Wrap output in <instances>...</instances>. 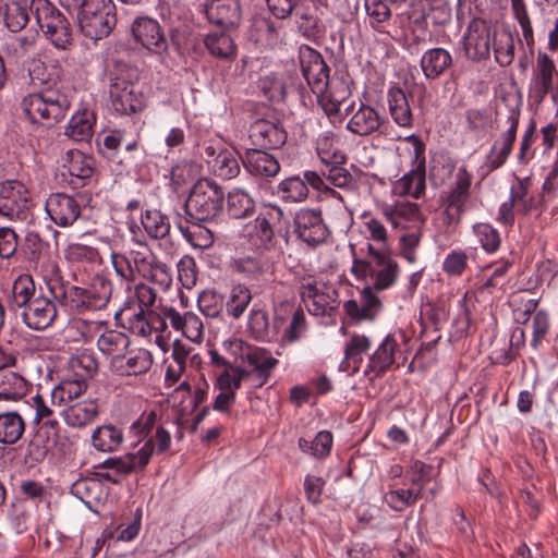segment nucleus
Instances as JSON below:
<instances>
[{"label": "nucleus", "instance_id": "1", "mask_svg": "<svg viewBox=\"0 0 558 558\" xmlns=\"http://www.w3.org/2000/svg\"><path fill=\"white\" fill-rule=\"evenodd\" d=\"M353 259L351 274L368 282L360 292V301L348 300L343 304L345 314L354 322L374 320L383 310V302L377 293L391 288L400 274L397 260L385 250L375 248L366 243V251L361 247L359 254L351 245Z\"/></svg>", "mask_w": 558, "mask_h": 558}, {"label": "nucleus", "instance_id": "2", "mask_svg": "<svg viewBox=\"0 0 558 558\" xmlns=\"http://www.w3.org/2000/svg\"><path fill=\"white\" fill-rule=\"evenodd\" d=\"M302 74L317 101L328 118H337L340 106L351 96V86L341 75L330 76V69L322 54L308 47L302 46L299 52Z\"/></svg>", "mask_w": 558, "mask_h": 558}, {"label": "nucleus", "instance_id": "3", "mask_svg": "<svg viewBox=\"0 0 558 558\" xmlns=\"http://www.w3.org/2000/svg\"><path fill=\"white\" fill-rule=\"evenodd\" d=\"M47 287L54 300L77 314L105 308L112 294L111 281L104 276H96L86 288L65 284L56 276L47 281Z\"/></svg>", "mask_w": 558, "mask_h": 558}, {"label": "nucleus", "instance_id": "4", "mask_svg": "<svg viewBox=\"0 0 558 558\" xmlns=\"http://www.w3.org/2000/svg\"><path fill=\"white\" fill-rule=\"evenodd\" d=\"M140 78L137 66L116 61L109 72V99L111 109L120 116H132L142 112L145 96L136 88Z\"/></svg>", "mask_w": 558, "mask_h": 558}, {"label": "nucleus", "instance_id": "5", "mask_svg": "<svg viewBox=\"0 0 558 558\" xmlns=\"http://www.w3.org/2000/svg\"><path fill=\"white\" fill-rule=\"evenodd\" d=\"M317 153L327 169L323 171L322 174L315 171H305L302 179L305 181L307 187L312 186L316 191L328 193L339 199L342 198L332 186L348 191L357 189L356 180L348 169L341 166L347 159L343 153L340 150L330 153L322 147L317 148Z\"/></svg>", "mask_w": 558, "mask_h": 558}, {"label": "nucleus", "instance_id": "6", "mask_svg": "<svg viewBox=\"0 0 558 558\" xmlns=\"http://www.w3.org/2000/svg\"><path fill=\"white\" fill-rule=\"evenodd\" d=\"M225 193L209 179L198 180L192 187L184 205L185 219L192 225L216 218L222 209Z\"/></svg>", "mask_w": 558, "mask_h": 558}, {"label": "nucleus", "instance_id": "7", "mask_svg": "<svg viewBox=\"0 0 558 558\" xmlns=\"http://www.w3.org/2000/svg\"><path fill=\"white\" fill-rule=\"evenodd\" d=\"M69 98L59 90L47 89L25 96L23 112L33 123L52 126L63 120L70 109Z\"/></svg>", "mask_w": 558, "mask_h": 558}, {"label": "nucleus", "instance_id": "8", "mask_svg": "<svg viewBox=\"0 0 558 558\" xmlns=\"http://www.w3.org/2000/svg\"><path fill=\"white\" fill-rule=\"evenodd\" d=\"M77 24L84 36L98 40L107 37L117 24L112 0H83L77 9Z\"/></svg>", "mask_w": 558, "mask_h": 558}, {"label": "nucleus", "instance_id": "9", "mask_svg": "<svg viewBox=\"0 0 558 558\" xmlns=\"http://www.w3.org/2000/svg\"><path fill=\"white\" fill-rule=\"evenodd\" d=\"M497 33L498 28L492 20L482 16L472 17L462 36L465 57L475 62L488 60Z\"/></svg>", "mask_w": 558, "mask_h": 558}, {"label": "nucleus", "instance_id": "10", "mask_svg": "<svg viewBox=\"0 0 558 558\" xmlns=\"http://www.w3.org/2000/svg\"><path fill=\"white\" fill-rule=\"evenodd\" d=\"M34 3L37 24L47 38L57 49H70L73 46V36L65 15L48 0H35Z\"/></svg>", "mask_w": 558, "mask_h": 558}, {"label": "nucleus", "instance_id": "11", "mask_svg": "<svg viewBox=\"0 0 558 558\" xmlns=\"http://www.w3.org/2000/svg\"><path fill=\"white\" fill-rule=\"evenodd\" d=\"M0 215L12 221H26L32 216L29 192L21 181L0 182Z\"/></svg>", "mask_w": 558, "mask_h": 558}, {"label": "nucleus", "instance_id": "12", "mask_svg": "<svg viewBox=\"0 0 558 558\" xmlns=\"http://www.w3.org/2000/svg\"><path fill=\"white\" fill-rule=\"evenodd\" d=\"M299 292L307 311L315 316H331L339 307L338 293L326 284L304 279Z\"/></svg>", "mask_w": 558, "mask_h": 558}, {"label": "nucleus", "instance_id": "13", "mask_svg": "<svg viewBox=\"0 0 558 558\" xmlns=\"http://www.w3.org/2000/svg\"><path fill=\"white\" fill-rule=\"evenodd\" d=\"M558 80V71L555 61L545 52L538 51L532 71L530 84V97L536 104H542L546 96L551 94L556 100L555 83Z\"/></svg>", "mask_w": 558, "mask_h": 558}, {"label": "nucleus", "instance_id": "14", "mask_svg": "<svg viewBox=\"0 0 558 558\" xmlns=\"http://www.w3.org/2000/svg\"><path fill=\"white\" fill-rule=\"evenodd\" d=\"M287 320H289V325L282 330L281 341L283 343H293L304 336L307 329V323L303 310L288 300L281 301L275 306V328L277 336Z\"/></svg>", "mask_w": 558, "mask_h": 558}, {"label": "nucleus", "instance_id": "15", "mask_svg": "<svg viewBox=\"0 0 558 558\" xmlns=\"http://www.w3.org/2000/svg\"><path fill=\"white\" fill-rule=\"evenodd\" d=\"M472 174L465 167L458 169L453 187L444 198V215L447 225L458 223L465 211V204L470 198Z\"/></svg>", "mask_w": 558, "mask_h": 558}, {"label": "nucleus", "instance_id": "16", "mask_svg": "<svg viewBox=\"0 0 558 558\" xmlns=\"http://www.w3.org/2000/svg\"><path fill=\"white\" fill-rule=\"evenodd\" d=\"M154 453L153 439L146 440L143 447L136 451L118 458H109L95 466L96 470H110L120 482L133 472L142 471L148 464Z\"/></svg>", "mask_w": 558, "mask_h": 558}, {"label": "nucleus", "instance_id": "17", "mask_svg": "<svg viewBox=\"0 0 558 558\" xmlns=\"http://www.w3.org/2000/svg\"><path fill=\"white\" fill-rule=\"evenodd\" d=\"M84 198L78 195L52 193L46 201V211L59 227H71L81 217Z\"/></svg>", "mask_w": 558, "mask_h": 558}, {"label": "nucleus", "instance_id": "18", "mask_svg": "<svg viewBox=\"0 0 558 558\" xmlns=\"http://www.w3.org/2000/svg\"><path fill=\"white\" fill-rule=\"evenodd\" d=\"M345 111L350 116L347 123L348 131L359 136L381 133V128L387 123L385 117L377 109L361 101L357 107L355 102H352Z\"/></svg>", "mask_w": 558, "mask_h": 558}, {"label": "nucleus", "instance_id": "19", "mask_svg": "<svg viewBox=\"0 0 558 558\" xmlns=\"http://www.w3.org/2000/svg\"><path fill=\"white\" fill-rule=\"evenodd\" d=\"M294 232L302 242L313 247L323 244L329 236L322 211L315 209H301L295 214Z\"/></svg>", "mask_w": 558, "mask_h": 558}, {"label": "nucleus", "instance_id": "20", "mask_svg": "<svg viewBox=\"0 0 558 558\" xmlns=\"http://www.w3.org/2000/svg\"><path fill=\"white\" fill-rule=\"evenodd\" d=\"M276 262L270 251L262 250L235 257L231 260V269L250 280L274 274Z\"/></svg>", "mask_w": 558, "mask_h": 558}, {"label": "nucleus", "instance_id": "21", "mask_svg": "<svg viewBox=\"0 0 558 558\" xmlns=\"http://www.w3.org/2000/svg\"><path fill=\"white\" fill-rule=\"evenodd\" d=\"M134 39L147 50L161 54L168 50V43L160 24L148 16L137 17L132 24Z\"/></svg>", "mask_w": 558, "mask_h": 558}, {"label": "nucleus", "instance_id": "22", "mask_svg": "<svg viewBox=\"0 0 558 558\" xmlns=\"http://www.w3.org/2000/svg\"><path fill=\"white\" fill-rule=\"evenodd\" d=\"M398 353H400V344L392 335H387L369 356L365 375L372 380L384 376L396 363Z\"/></svg>", "mask_w": 558, "mask_h": 558}, {"label": "nucleus", "instance_id": "23", "mask_svg": "<svg viewBox=\"0 0 558 558\" xmlns=\"http://www.w3.org/2000/svg\"><path fill=\"white\" fill-rule=\"evenodd\" d=\"M250 140L256 148L277 149L286 143L287 132L277 122L258 119L250 126Z\"/></svg>", "mask_w": 558, "mask_h": 558}, {"label": "nucleus", "instance_id": "24", "mask_svg": "<svg viewBox=\"0 0 558 558\" xmlns=\"http://www.w3.org/2000/svg\"><path fill=\"white\" fill-rule=\"evenodd\" d=\"M24 323L34 330H44L51 326L57 317V306L54 302L47 296H36L22 313Z\"/></svg>", "mask_w": 558, "mask_h": 558}, {"label": "nucleus", "instance_id": "25", "mask_svg": "<svg viewBox=\"0 0 558 558\" xmlns=\"http://www.w3.org/2000/svg\"><path fill=\"white\" fill-rule=\"evenodd\" d=\"M509 128L501 134V136L494 143L487 155L485 167L487 172H492L500 168L508 159L513 143L517 137V129L519 125V116L511 113L508 118Z\"/></svg>", "mask_w": 558, "mask_h": 558}, {"label": "nucleus", "instance_id": "26", "mask_svg": "<svg viewBox=\"0 0 558 558\" xmlns=\"http://www.w3.org/2000/svg\"><path fill=\"white\" fill-rule=\"evenodd\" d=\"M206 16L218 29L232 31L240 24L241 9L235 0H225L223 2L213 0L210 4L206 5Z\"/></svg>", "mask_w": 558, "mask_h": 558}, {"label": "nucleus", "instance_id": "27", "mask_svg": "<svg viewBox=\"0 0 558 558\" xmlns=\"http://www.w3.org/2000/svg\"><path fill=\"white\" fill-rule=\"evenodd\" d=\"M62 166L71 177L70 183L75 187L84 186L94 173V159L77 149L66 151Z\"/></svg>", "mask_w": 558, "mask_h": 558}, {"label": "nucleus", "instance_id": "28", "mask_svg": "<svg viewBox=\"0 0 558 558\" xmlns=\"http://www.w3.org/2000/svg\"><path fill=\"white\" fill-rule=\"evenodd\" d=\"M242 161L245 169L256 177L274 178L280 171L278 160L263 148L247 149Z\"/></svg>", "mask_w": 558, "mask_h": 558}, {"label": "nucleus", "instance_id": "29", "mask_svg": "<svg viewBox=\"0 0 558 558\" xmlns=\"http://www.w3.org/2000/svg\"><path fill=\"white\" fill-rule=\"evenodd\" d=\"M230 32L217 28L205 35L204 46L210 56L225 61L236 58L238 49Z\"/></svg>", "mask_w": 558, "mask_h": 558}, {"label": "nucleus", "instance_id": "30", "mask_svg": "<svg viewBox=\"0 0 558 558\" xmlns=\"http://www.w3.org/2000/svg\"><path fill=\"white\" fill-rule=\"evenodd\" d=\"M316 8L306 4L303 0L295 7L292 16L298 32L306 39L313 40L322 36L324 27L320 19L316 15Z\"/></svg>", "mask_w": 558, "mask_h": 558}, {"label": "nucleus", "instance_id": "31", "mask_svg": "<svg viewBox=\"0 0 558 558\" xmlns=\"http://www.w3.org/2000/svg\"><path fill=\"white\" fill-rule=\"evenodd\" d=\"M426 189L425 159L417 162L415 168L405 173L393 183V193L400 196H412L420 198Z\"/></svg>", "mask_w": 558, "mask_h": 558}, {"label": "nucleus", "instance_id": "32", "mask_svg": "<svg viewBox=\"0 0 558 558\" xmlns=\"http://www.w3.org/2000/svg\"><path fill=\"white\" fill-rule=\"evenodd\" d=\"M49 433L39 428L36 430L26 444L21 447L22 464L33 469L43 463L49 453Z\"/></svg>", "mask_w": 558, "mask_h": 558}, {"label": "nucleus", "instance_id": "33", "mask_svg": "<svg viewBox=\"0 0 558 558\" xmlns=\"http://www.w3.org/2000/svg\"><path fill=\"white\" fill-rule=\"evenodd\" d=\"M383 214L395 228L404 229L410 222L414 227H422L424 223L418 205L411 202H397L395 205L386 206Z\"/></svg>", "mask_w": 558, "mask_h": 558}, {"label": "nucleus", "instance_id": "34", "mask_svg": "<svg viewBox=\"0 0 558 558\" xmlns=\"http://www.w3.org/2000/svg\"><path fill=\"white\" fill-rule=\"evenodd\" d=\"M453 64L451 53L440 47L427 49L420 61L421 69L427 80H436L445 74Z\"/></svg>", "mask_w": 558, "mask_h": 558}, {"label": "nucleus", "instance_id": "35", "mask_svg": "<svg viewBox=\"0 0 558 558\" xmlns=\"http://www.w3.org/2000/svg\"><path fill=\"white\" fill-rule=\"evenodd\" d=\"M244 363L253 367V372L258 380L257 387H262L267 384L279 361L272 356L269 350L252 345Z\"/></svg>", "mask_w": 558, "mask_h": 558}, {"label": "nucleus", "instance_id": "36", "mask_svg": "<svg viewBox=\"0 0 558 558\" xmlns=\"http://www.w3.org/2000/svg\"><path fill=\"white\" fill-rule=\"evenodd\" d=\"M153 364V356L146 349H137L123 354L113 365V371L120 376H136L146 373Z\"/></svg>", "mask_w": 558, "mask_h": 558}, {"label": "nucleus", "instance_id": "37", "mask_svg": "<svg viewBox=\"0 0 558 558\" xmlns=\"http://www.w3.org/2000/svg\"><path fill=\"white\" fill-rule=\"evenodd\" d=\"M387 101L389 113L393 122L400 128H412L413 113L407 94L399 86L388 89Z\"/></svg>", "mask_w": 558, "mask_h": 558}, {"label": "nucleus", "instance_id": "38", "mask_svg": "<svg viewBox=\"0 0 558 558\" xmlns=\"http://www.w3.org/2000/svg\"><path fill=\"white\" fill-rule=\"evenodd\" d=\"M35 0H10L4 3L3 21L9 31H22L29 21V11L35 13Z\"/></svg>", "mask_w": 558, "mask_h": 558}, {"label": "nucleus", "instance_id": "39", "mask_svg": "<svg viewBox=\"0 0 558 558\" xmlns=\"http://www.w3.org/2000/svg\"><path fill=\"white\" fill-rule=\"evenodd\" d=\"M247 331L257 341H272L277 339L275 319L269 323L268 313L264 308L253 307L247 317Z\"/></svg>", "mask_w": 558, "mask_h": 558}, {"label": "nucleus", "instance_id": "40", "mask_svg": "<svg viewBox=\"0 0 558 558\" xmlns=\"http://www.w3.org/2000/svg\"><path fill=\"white\" fill-rule=\"evenodd\" d=\"M130 329L142 337L149 336L153 331L165 330V318L156 310H140L129 317Z\"/></svg>", "mask_w": 558, "mask_h": 558}, {"label": "nucleus", "instance_id": "41", "mask_svg": "<svg viewBox=\"0 0 558 558\" xmlns=\"http://www.w3.org/2000/svg\"><path fill=\"white\" fill-rule=\"evenodd\" d=\"M26 423L17 411L0 413V444L15 445L24 435Z\"/></svg>", "mask_w": 558, "mask_h": 558}, {"label": "nucleus", "instance_id": "42", "mask_svg": "<svg viewBox=\"0 0 558 558\" xmlns=\"http://www.w3.org/2000/svg\"><path fill=\"white\" fill-rule=\"evenodd\" d=\"M99 371V362L96 354L92 351L84 350L72 355L68 361L69 375L88 381L97 375Z\"/></svg>", "mask_w": 558, "mask_h": 558}, {"label": "nucleus", "instance_id": "43", "mask_svg": "<svg viewBox=\"0 0 558 558\" xmlns=\"http://www.w3.org/2000/svg\"><path fill=\"white\" fill-rule=\"evenodd\" d=\"M87 383L69 375L50 392V402L52 405L62 407L74 399L80 398L87 390Z\"/></svg>", "mask_w": 558, "mask_h": 558}, {"label": "nucleus", "instance_id": "44", "mask_svg": "<svg viewBox=\"0 0 558 558\" xmlns=\"http://www.w3.org/2000/svg\"><path fill=\"white\" fill-rule=\"evenodd\" d=\"M372 345L371 339L365 335L352 333L344 344V360L342 366L345 369L351 368L353 373L357 372L363 362V354Z\"/></svg>", "mask_w": 558, "mask_h": 558}, {"label": "nucleus", "instance_id": "45", "mask_svg": "<svg viewBox=\"0 0 558 558\" xmlns=\"http://www.w3.org/2000/svg\"><path fill=\"white\" fill-rule=\"evenodd\" d=\"M98 404L95 400H85L63 410V418L71 427H84L97 417Z\"/></svg>", "mask_w": 558, "mask_h": 558}, {"label": "nucleus", "instance_id": "46", "mask_svg": "<svg viewBox=\"0 0 558 558\" xmlns=\"http://www.w3.org/2000/svg\"><path fill=\"white\" fill-rule=\"evenodd\" d=\"M29 383L19 372L11 369L0 373V401H15L28 391Z\"/></svg>", "mask_w": 558, "mask_h": 558}, {"label": "nucleus", "instance_id": "47", "mask_svg": "<svg viewBox=\"0 0 558 558\" xmlns=\"http://www.w3.org/2000/svg\"><path fill=\"white\" fill-rule=\"evenodd\" d=\"M281 210L279 208H270L264 213H260L254 220V222L247 226L248 235L252 239H256V245H265L269 243L274 238V230L271 220L275 217H280Z\"/></svg>", "mask_w": 558, "mask_h": 558}, {"label": "nucleus", "instance_id": "48", "mask_svg": "<svg viewBox=\"0 0 558 558\" xmlns=\"http://www.w3.org/2000/svg\"><path fill=\"white\" fill-rule=\"evenodd\" d=\"M130 344L129 338L119 331L108 330L104 332L97 340L99 351L111 357V365L113 366L117 360L125 353Z\"/></svg>", "mask_w": 558, "mask_h": 558}, {"label": "nucleus", "instance_id": "49", "mask_svg": "<svg viewBox=\"0 0 558 558\" xmlns=\"http://www.w3.org/2000/svg\"><path fill=\"white\" fill-rule=\"evenodd\" d=\"M92 442L98 451L112 452L121 447L123 433L114 425H102L93 432Z\"/></svg>", "mask_w": 558, "mask_h": 558}, {"label": "nucleus", "instance_id": "50", "mask_svg": "<svg viewBox=\"0 0 558 558\" xmlns=\"http://www.w3.org/2000/svg\"><path fill=\"white\" fill-rule=\"evenodd\" d=\"M211 172L223 180H231L239 175L240 163L235 151L221 149L213 160H208Z\"/></svg>", "mask_w": 558, "mask_h": 558}, {"label": "nucleus", "instance_id": "51", "mask_svg": "<svg viewBox=\"0 0 558 558\" xmlns=\"http://www.w3.org/2000/svg\"><path fill=\"white\" fill-rule=\"evenodd\" d=\"M227 211L235 219L251 217L255 211V201L245 190L233 189L227 195Z\"/></svg>", "mask_w": 558, "mask_h": 558}, {"label": "nucleus", "instance_id": "52", "mask_svg": "<svg viewBox=\"0 0 558 558\" xmlns=\"http://www.w3.org/2000/svg\"><path fill=\"white\" fill-rule=\"evenodd\" d=\"M252 291L248 287L242 283L234 284L225 302L228 316L235 320L241 318L252 302Z\"/></svg>", "mask_w": 558, "mask_h": 558}, {"label": "nucleus", "instance_id": "53", "mask_svg": "<svg viewBox=\"0 0 558 558\" xmlns=\"http://www.w3.org/2000/svg\"><path fill=\"white\" fill-rule=\"evenodd\" d=\"M71 493L81 499L89 509L100 502L102 498V485L93 477H83L75 481Z\"/></svg>", "mask_w": 558, "mask_h": 558}, {"label": "nucleus", "instance_id": "54", "mask_svg": "<svg viewBox=\"0 0 558 558\" xmlns=\"http://www.w3.org/2000/svg\"><path fill=\"white\" fill-rule=\"evenodd\" d=\"M142 225L151 239H165L170 233L169 217L158 209H148L142 215Z\"/></svg>", "mask_w": 558, "mask_h": 558}, {"label": "nucleus", "instance_id": "55", "mask_svg": "<svg viewBox=\"0 0 558 558\" xmlns=\"http://www.w3.org/2000/svg\"><path fill=\"white\" fill-rule=\"evenodd\" d=\"M531 181L529 178L517 179L510 190L509 199L514 204L517 211L527 215L531 210L536 208V198L530 192Z\"/></svg>", "mask_w": 558, "mask_h": 558}, {"label": "nucleus", "instance_id": "56", "mask_svg": "<svg viewBox=\"0 0 558 558\" xmlns=\"http://www.w3.org/2000/svg\"><path fill=\"white\" fill-rule=\"evenodd\" d=\"M48 248L46 243L35 231H28L20 244L19 254L31 265L37 266Z\"/></svg>", "mask_w": 558, "mask_h": 558}, {"label": "nucleus", "instance_id": "57", "mask_svg": "<svg viewBox=\"0 0 558 558\" xmlns=\"http://www.w3.org/2000/svg\"><path fill=\"white\" fill-rule=\"evenodd\" d=\"M515 39L510 32H499L494 39L492 51L494 52L495 61L500 66H509L514 60Z\"/></svg>", "mask_w": 558, "mask_h": 558}, {"label": "nucleus", "instance_id": "58", "mask_svg": "<svg viewBox=\"0 0 558 558\" xmlns=\"http://www.w3.org/2000/svg\"><path fill=\"white\" fill-rule=\"evenodd\" d=\"M278 195L287 203H299L307 198L308 187L300 175H292L278 184Z\"/></svg>", "mask_w": 558, "mask_h": 558}, {"label": "nucleus", "instance_id": "59", "mask_svg": "<svg viewBox=\"0 0 558 558\" xmlns=\"http://www.w3.org/2000/svg\"><path fill=\"white\" fill-rule=\"evenodd\" d=\"M332 446V434L328 430L317 433L313 440L299 439V448L315 458L322 459L330 453Z\"/></svg>", "mask_w": 558, "mask_h": 558}, {"label": "nucleus", "instance_id": "60", "mask_svg": "<svg viewBox=\"0 0 558 558\" xmlns=\"http://www.w3.org/2000/svg\"><path fill=\"white\" fill-rule=\"evenodd\" d=\"M92 134V114L87 111L75 113L65 128V135L76 142L87 141Z\"/></svg>", "mask_w": 558, "mask_h": 558}, {"label": "nucleus", "instance_id": "61", "mask_svg": "<svg viewBox=\"0 0 558 558\" xmlns=\"http://www.w3.org/2000/svg\"><path fill=\"white\" fill-rule=\"evenodd\" d=\"M511 10L513 13L514 19L519 23L521 31H522V37L524 43L526 44L530 51H533L534 48V33L533 27L531 23V15L527 10L526 3L524 0H511Z\"/></svg>", "mask_w": 558, "mask_h": 558}, {"label": "nucleus", "instance_id": "62", "mask_svg": "<svg viewBox=\"0 0 558 558\" xmlns=\"http://www.w3.org/2000/svg\"><path fill=\"white\" fill-rule=\"evenodd\" d=\"M420 498V489L401 488L389 490L384 495L385 502L395 511H403L405 508L413 506Z\"/></svg>", "mask_w": 558, "mask_h": 558}, {"label": "nucleus", "instance_id": "63", "mask_svg": "<svg viewBox=\"0 0 558 558\" xmlns=\"http://www.w3.org/2000/svg\"><path fill=\"white\" fill-rule=\"evenodd\" d=\"M388 0H365V10L373 28L381 31L391 17Z\"/></svg>", "mask_w": 558, "mask_h": 558}, {"label": "nucleus", "instance_id": "64", "mask_svg": "<svg viewBox=\"0 0 558 558\" xmlns=\"http://www.w3.org/2000/svg\"><path fill=\"white\" fill-rule=\"evenodd\" d=\"M199 311L209 318L218 317L225 306L223 298L221 294L214 290L203 291L197 299Z\"/></svg>", "mask_w": 558, "mask_h": 558}]
</instances>
